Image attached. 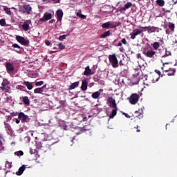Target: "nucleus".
I'll list each match as a JSON object with an SVG mask.
<instances>
[{"mask_svg": "<svg viewBox=\"0 0 177 177\" xmlns=\"http://www.w3.org/2000/svg\"><path fill=\"white\" fill-rule=\"evenodd\" d=\"M45 44L47 45V46H49L50 45V41H49V40H46Z\"/></svg>", "mask_w": 177, "mask_h": 177, "instance_id": "603ef678", "label": "nucleus"}, {"mask_svg": "<svg viewBox=\"0 0 177 177\" xmlns=\"http://www.w3.org/2000/svg\"><path fill=\"white\" fill-rule=\"evenodd\" d=\"M22 28L24 29V31H28L30 28V25L25 23L22 25Z\"/></svg>", "mask_w": 177, "mask_h": 177, "instance_id": "e433bc0d", "label": "nucleus"}, {"mask_svg": "<svg viewBox=\"0 0 177 177\" xmlns=\"http://www.w3.org/2000/svg\"><path fill=\"white\" fill-rule=\"evenodd\" d=\"M67 38V35H63L59 36V41H63L64 39H66Z\"/></svg>", "mask_w": 177, "mask_h": 177, "instance_id": "a18cd8bd", "label": "nucleus"}, {"mask_svg": "<svg viewBox=\"0 0 177 177\" xmlns=\"http://www.w3.org/2000/svg\"><path fill=\"white\" fill-rule=\"evenodd\" d=\"M24 84L26 86V88L29 90L31 91L34 86H32V83L30 82H24Z\"/></svg>", "mask_w": 177, "mask_h": 177, "instance_id": "b1692460", "label": "nucleus"}, {"mask_svg": "<svg viewBox=\"0 0 177 177\" xmlns=\"http://www.w3.org/2000/svg\"><path fill=\"white\" fill-rule=\"evenodd\" d=\"M107 102L111 104V107H112V109H117V104L115 103V100H114L113 97H109L107 99Z\"/></svg>", "mask_w": 177, "mask_h": 177, "instance_id": "f8f14e48", "label": "nucleus"}, {"mask_svg": "<svg viewBox=\"0 0 177 177\" xmlns=\"http://www.w3.org/2000/svg\"><path fill=\"white\" fill-rule=\"evenodd\" d=\"M15 52H17V53H20V52H21V49L17 48V50H15Z\"/></svg>", "mask_w": 177, "mask_h": 177, "instance_id": "bf43d9fd", "label": "nucleus"}, {"mask_svg": "<svg viewBox=\"0 0 177 177\" xmlns=\"http://www.w3.org/2000/svg\"><path fill=\"white\" fill-rule=\"evenodd\" d=\"M48 0H42V2H46Z\"/></svg>", "mask_w": 177, "mask_h": 177, "instance_id": "774afa93", "label": "nucleus"}, {"mask_svg": "<svg viewBox=\"0 0 177 177\" xmlns=\"http://www.w3.org/2000/svg\"><path fill=\"white\" fill-rule=\"evenodd\" d=\"M12 48H17V49H21V47H20V46H19V44H12Z\"/></svg>", "mask_w": 177, "mask_h": 177, "instance_id": "09e8293b", "label": "nucleus"}, {"mask_svg": "<svg viewBox=\"0 0 177 177\" xmlns=\"http://www.w3.org/2000/svg\"><path fill=\"white\" fill-rule=\"evenodd\" d=\"M152 47L153 48V49L155 50H157V49H158V48H160V43L155 41L151 44Z\"/></svg>", "mask_w": 177, "mask_h": 177, "instance_id": "7c9ffc66", "label": "nucleus"}, {"mask_svg": "<svg viewBox=\"0 0 177 177\" xmlns=\"http://www.w3.org/2000/svg\"><path fill=\"white\" fill-rule=\"evenodd\" d=\"M74 138L71 140V142H74Z\"/></svg>", "mask_w": 177, "mask_h": 177, "instance_id": "69168bd1", "label": "nucleus"}, {"mask_svg": "<svg viewBox=\"0 0 177 177\" xmlns=\"http://www.w3.org/2000/svg\"><path fill=\"white\" fill-rule=\"evenodd\" d=\"M41 85H44V81L37 82L35 83V86H41Z\"/></svg>", "mask_w": 177, "mask_h": 177, "instance_id": "de8ad7c7", "label": "nucleus"}, {"mask_svg": "<svg viewBox=\"0 0 177 177\" xmlns=\"http://www.w3.org/2000/svg\"><path fill=\"white\" fill-rule=\"evenodd\" d=\"M111 32L110 30L106 31L100 35V38H107V37H110Z\"/></svg>", "mask_w": 177, "mask_h": 177, "instance_id": "393cba45", "label": "nucleus"}, {"mask_svg": "<svg viewBox=\"0 0 177 177\" xmlns=\"http://www.w3.org/2000/svg\"><path fill=\"white\" fill-rule=\"evenodd\" d=\"M80 85V82H75L73 83L70 86H69V91H73V89H75V88H78Z\"/></svg>", "mask_w": 177, "mask_h": 177, "instance_id": "6ab92c4d", "label": "nucleus"}, {"mask_svg": "<svg viewBox=\"0 0 177 177\" xmlns=\"http://www.w3.org/2000/svg\"><path fill=\"white\" fill-rule=\"evenodd\" d=\"M155 73H156V74H158V75H161V72L159 70H155Z\"/></svg>", "mask_w": 177, "mask_h": 177, "instance_id": "6e6d98bb", "label": "nucleus"}, {"mask_svg": "<svg viewBox=\"0 0 177 177\" xmlns=\"http://www.w3.org/2000/svg\"><path fill=\"white\" fill-rule=\"evenodd\" d=\"M100 92H103V89H100Z\"/></svg>", "mask_w": 177, "mask_h": 177, "instance_id": "338daca9", "label": "nucleus"}, {"mask_svg": "<svg viewBox=\"0 0 177 177\" xmlns=\"http://www.w3.org/2000/svg\"><path fill=\"white\" fill-rule=\"evenodd\" d=\"M45 89H46V84L41 88H35L34 90V93H42V92H45Z\"/></svg>", "mask_w": 177, "mask_h": 177, "instance_id": "4468645a", "label": "nucleus"}, {"mask_svg": "<svg viewBox=\"0 0 177 177\" xmlns=\"http://www.w3.org/2000/svg\"><path fill=\"white\" fill-rule=\"evenodd\" d=\"M171 55L172 53H171V51H168L166 49L165 55L162 56V59H165V57H168V56H171Z\"/></svg>", "mask_w": 177, "mask_h": 177, "instance_id": "473e14b6", "label": "nucleus"}, {"mask_svg": "<svg viewBox=\"0 0 177 177\" xmlns=\"http://www.w3.org/2000/svg\"><path fill=\"white\" fill-rule=\"evenodd\" d=\"M35 149H30V154H35Z\"/></svg>", "mask_w": 177, "mask_h": 177, "instance_id": "5fc2aeb1", "label": "nucleus"}, {"mask_svg": "<svg viewBox=\"0 0 177 177\" xmlns=\"http://www.w3.org/2000/svg\"><path fill=\"white\" fill-rule=\"evenodd\" d=\"M16 39L17 42H19V44L24 45V46H28L30 45V40L26 39V38L21 36H16Z\"/></svg>", "mask_w": 177, "mask_h": 177, "instance_id": "39448f33", "label": "nucleus"}, {"mask_svg": "<svg viewBox=\"0 0 177 177\" xmlns=\"http://www.w3.org/2000/svg\"><path fill=\"white\" fill-rule=\"evenodd\" d=\"M122 115H124L127 118H131V116L129 115H128V113H123Z\"/></svg>", "mask_w": 177, "mask_h": 177, "instance_id": "3c124183", "label": "nucleus"}, {"mask_svg": "<svg viewBox=\"0 0 177 177\" xmlns=\"http://www.w3.org/2000/svg\"><path fill=\"white\" fill-rule=\"evenodd\" d=\"M114 109L112 110L111 113L109 115V118H114L115 115H117V108H113Z\"/></svg>", "mask_w": 177, "mask_h": 177, "instance_id": "cd10ccee", "label": "nucleus"}, {"mask_svg": "<svg viewBox=\"0 0 177 177\" xmlns=\"http://www.w3.org/2000/svg\"><path fill=\"white\" fill-rule=\"evenodd\" d=\"M91 97L93 99H99L100 97V92L96 91L92 93Z\"/></svg>", "mask_w": 177, "mask_h": 177, "instance_id": "a878e982", "label": "nucleus"}, {"mask_svg": "<svg viewBox=\"0 0 177 177\" xmlns=\"http://www.w3.org/2000/svg\"><path fill=\"white\" fill-rule=\"evenodd\" d=\"M19 10L22 13H26L27 15H31V12L32 11V7L30 6V4H24L21 7L19 8Z\"/></svg>", "mask_w": 177, "mask_h": 177, "instance_id": "f03ea898", "label": "nucleus"}, {"mask_svg": "<svg viewBox=\"0 0 177 177\" xmlns=\"http://www.w3.org/2000/svg\"><path fill=\"white\" fill-rule=\"evenodd\" d=\"M3 142H5V139H3V136H2V134H0V147H2V146H3Z\"/></svg>", "mask_w": 177, "mask_h": 177, "instance_id": "4c0bfd02", "label": "nucleus"}, {"mask_svg": "<svg viewBox=\"0 0 177 177\" xmlns=\"http://www.w3.org/2000/svg\"><path fill=\"white\" fill-rule=\"evenodd\" d=\"M18 118H19V120H21L23 122H27L28 120H30L28 115L24 114V113L23 112L19 113Z\"/></svg>", "mask_w": 177, "mask_h": 177, "instance_id": "9d476101", "label": "nucleus"}, {"mask_svg": "<svg viewBox=\"0 0 177 177\" xmlns=\"http://www.w3.org/2000/svg\"><path fill=\"white\" fill-rule=\"evenodd\" d=\"M102 27L103 28H106V30H109V28H111V21H108L102 24Z\"/></svg>", "mask_w": 177, "mask_h": 177, "instance_id": "4be33fe9", "label": "nucleus"}, {"mask_svg": "<svg viewBox=\"0 0 177 177\" xmlns=\"http://www.w3.org/2000/svg\"><path fill=\"white\" fill-rule=\"evenodd\" d=\"M140 57H142V56L140 55V53L137 54V58L140 59Z\"/></svg>", "mask_w": 177, "mask_h": 177, "instance_id": "052dcab7", "label": "nucleus"}, {"mask_svg": "<svg viewBox=\"0 0 177 177\" xmlns=\"http://www.w3.org/2000/svg\"><path fill=\"white\" fill-rule=\"evenodd\" d=\"M4 125H5V128L6 129V131H8L9 132H12V126H10V124L5 122Z\"/></svg>", "mask_w": 177, "mask_h": 177, "instance_id": "c85d7f7f", "label": "nucleus"}, {"mask_svg": "<svg viewBox=\"0 0 177 177\" xmlns=\"http://www.w3.org/2000/svg\"><path fill=\"white\" fill-rule=\"evenodd\" d=\"M55 21H56V20H55V19H51V20L49 21V23H50V24H53V23H55Z\"/></svg>", "mask_w": 177, "mask_h": 177, "instance_id": "4d7b16f0", "label": "nucleus"}, {"mask_svg": "<svg viewBox=\"0 0 177 177\" xmlns=\"http://www.w3.org/2000/svg\"><path fill=\"white\" fill-rule=\"evenodd\" d=\"M168 27L170 31L166 30V34H167V35H169V34H174V32H175V24L169 22Z\"/></svg>", "mask_w": 177, "mask_h": 177, "instance_id": "6e6552de", "label": "nucleus"}, {"mask_svg": "<svg viewBox=\"0 0 177 177\" xmlns=\"http://www.w3.org/2000/svg\"><path fill=\"white\" fill-rule=\"evenodd\" d=\"M9 85H10V82L6 79H4L0 88L1 91H3L4 92H9V89H10V86H9Z\"/></svg>", "mask_w": 177, "mask_h": 177, "instance_id": "20e7f679", "label": "nucleus"}, {"mask_svg": "<svg viewBox=\"0 0 177 177\" xmlns=\"http://www.w3.org/2000/svg\"><path fill=\"white\" fill-rule=\"evenodd\" d=\"M3 10H4V12H6V13L7 15H9V16H10V15H12V11H10V9H9L8 8L5 7Z\"/></svg>", "mask_w": 177, "mask_h": 177, "instance_id": "58836bf2", "label": "nucleus"}, {"mask_svg": "<svg viewBox=\"0 0 177 177\" xmlns=\"http://www.w3.org/2000/svg\"><path fill=\"white\" fill-rule=\"evenodd\" d=\"M136 132H140V130L137 129Z\"/></svg>", "mask_w": 177, "mask_h": 177, "instance_id": "0e129e2a", "label": "nucleus"}, {"mask_svg": "<svg viewBox=\"0 0 177 177\" xmlns=\"http://www.w3.org/2000/svg\"><path fill=\"white\" fill-rule=\"evenodd\" d=\"M55 3H60V0H52Z\"/></svg>", "mask_w": 177, "mask_h": 177, "instance_id": "13d9d810", "label": "nucleus"}, {"mask_svg": "<svg viewBox=\"0 0 177 177\" xmlns=\"http://www.w3.org/2000/svg\"><path fill=\"white\" fill-rule=\"evenodd\" d=\"M122 44H124V45H127V39H122L116 45V46H122Z\"/></svg>", "mask_w": 177, "mask_h": 177, "instance_id": "72a5a7b5", "label": "nucleus"}, {"mask_svg": "<svg viewBox=\"0 0 177 177\" xmlns=\"http://www.w3.org/2000/svg\"><path fill=\"white\" fill-rule=\"evenodd\" d=\"M142 113H143V111H142L141 109H139L138 111H136L134 112V114H135L136 117H137V118L140 119L143 117Z\"/></svg>", "mask_w": 177, "mask_h": 177, "instance_id": "a211bd4d", "label": "nucleus"}, {"mask_svg": "<svg viewBox=\"0 0 177 177\" xmlns=\"http://www.w3.org/2000/svg\"><path fill=\"white\" fill-rule=\"evenodd\" d=\"M67 103V101L66 100H60L59 101V104L61 107H66V104Z\"/></svg>", "mask_w": 177, "mask_h": 177, "instance_id": "79ce46f5", "label": "nucleus"}, {"mask_svg": "<svg viewBox=\"0 0 177 177\" xmlns=\"http://www.w3.org/2000/svg\"><path fill=\"white\" fill-rule=\"evenodd\" d=\"M145 31H147L148 34H151L152 32H156L158 28L155 26H145L142 28Z\"/></svg>", "mask_w": 177, "mask_h": 177, "instance_id": "423d86ee", "label": "nucleus"}, {"mask_svg": "<svg viewBox=\"0 0 177 177\" xmlns=\"http://www.w3.org/2000/svg\"><path fill=\"white\" fill-rule=\"evenodd\" d=\"M57 46H58V49H59V50H63V49H66V46H64L63 43H59L58 44H57Z\"/></svg>", "mask_w": 177, "mask_h": 177, "instance_id": "c9c22d12", "label": "nucleus"}, {"mask_svg": "<svg viewBox=\"0 0 177 177\" xmlns=\"http://www.w3.org/2000/svg\"><path fill=\"white\" fill-rule=\"evenodd\" d=\"M81 89L83 91V92H85L86 89H88V80L86 79H84L82 82V86H81Z\"/></svg>", "mask_w": 177, "mask_h": 177, "instance_id": "ddd939ff", "label": "nucleus"}, {"mask_svg": "<svg viewBox=\"0 0 177 177\" xmlns=\"http://www.w3.org/2000/svg\"><path fill=\"white\" fill-rule=\"evenodd\" d=\"M131 35L132 39H133V32L131 33Z\"/></svg>", "mask_w": 177, "mask_h": 177, "instance_id": "e2e57ef3", "label": "nucleus"}, {"mask_svg": "<svg viewBox=\"0 0 177 177\" xmlns=\"http://www.w3.org/2000/svg\"><path fill=\"white\" fill-rule=\"evenodd\" d=\"M131 6H132V3L127 2V4H125L124 7H122L120 9V12H125V10H127V9H129V8H131Z\"/></svg>", "mask_w": 177, "mask_h": 177, "instance_id": "dca6fc26", "label": "nucleus"}, {"mask_svg": "<svg viewBox=\"0 0 177 177\" xmlns=\"http://www.w3.org/2000/svg\"><path fill=\"white\" fill-rule=\"evenodd\" d=\"M140 73H142V71L140 68L134 69L133 85H138L139 84V81H140Z\"/></svg>", "mask_w": 177, "mask_h": 177, "instance_id": "7ed1b4c3", "label": "nucleus"}, {"mask_svg": "<svg viewBox=\"0 0 177 177\" xmlns=\"http://www.w3.org/2000/svg\"><path fill=\"white\" fill-rule=\"evenodd\" d=\"M12 121H14V122H16V124H20V120L17 118H14Z\"/></svg>", "mask_w": 177, "mask_h": 177, "instance_id": "8fccbe9b", "label": "nucleus"}, {"mask_svg": "<svg viewBox=\"0 0 177 177\" xmlns=\"http://www.w3.org/2000/svg\"><path fill=\"white\" fill-rule=\"evenodd\" d=\"M165 64H169V63H168V62H165V63L163 62L162 63V70L167 73V72L169 71V68H165Z\"/></svg>", "mask_w": 177, "mask_h": 177, "instance_id": "f704fd0d", "label": "nucleus"}, {"mask_svg": "<svg viewBox=\"0 0 177 177\" xmlns=\"http://www.w3.org/2000/svg\"><path fill=\"white\" fill-rule=\"evenodd\" d=\"M56 13L58 21H62V19H63V10L61 9L57 10Z\"/></svg>", "mask_w": 177, "mask_h": 177, "instance_id": "2eb2a0df", "label": "nucleus"}, {"mask_svg": "<svg viewBox=\"0 0 177 177\" xmlns=\"http://www.w3.org/2000/svg\"><path fill=\"white\" fill-rule=\"evenodd\" d=\"M6 68L8 74H10V73H13V71H15V66H13V64L10 62L6 63Z\"/></svg>", "mask_w": 177, "mask_h": 177, "instance_id": "0eeeda50", "label": "nucleus"}, {"mask_svg": "<svg viewBox=\"0 0 177 177\" xmlns=\"http://www.w3.org/2000/svg\"><path fill=\"white\" fill-rule=\"evenodd\" d=\"M156 3L158 6H164L165 5V1L164 0H156Z\"/></svg>", "mask_w": 177, "mask_h": 177, "instance_id": "2f4dec72", "label": "nucleus"}, {"mask_svg": "<svg viewBox=\"0 0 177 177\" xmlns=\"http://www.w3.org/2000/svg\"><path fill=\"white\" fill-rule=\"evenodd\" d=\"M81 131L82 132H86V131H88V129H86L85 127H84L81 129Z\"/></svg>", "mask_w": 177, "mask_h": 177, "instance_id": "864d4df0", "label": "nucleus"}, {"mask_svg": "<svg viewBox=\"0 0 177 177\" xmlns=\"http://www.w3.org/2000/svg\"><path fill=\"white\" fill-rule=\"evenodd\" d=\"M140 95L137 93H133V104H136L139 101Z\"/></svg>", "mask_w": 177, "mask_h": 177, "instance_id": "bb28decb", "label": "nucleus"}, {"mask_svg": "<svg viewBox=\"0 0 177 177\" xmlns=\"http://www.w3.org/2000/svg\"><path fill=\"white\" fill-rule=\"evenodd\" d=\"M24 155V152H23V151H18L15 152V156H17L18 157Z\"/></svg>", "mask_w": 177, "mask_h": 177, "instance_id": "ea45409f", "label": "nucleus"}, {"mask_svg": "<svg viewBox=\"0 0 177 177\" xmlns=\"http://www.w3.org/2000/svg\"><path fill=\"white\" fill-rule=\"evenodd\" d=\"M22 102H24V104H25L26 106H30V99H28V97H23Z\"/></svg>", "mask_w": 177, "mask_h": 177, "instance_id": "412c9836", "label": "nucleus"}, {"mask_svg": "<svg viewBox=\"0 0 177 177\" xmlns=\"http://www.w3.org/2000/svg\"><path fill=\"white\" fill-rule=\"evenodd\" d=\"M175 73H176V71L175 69H171L170 72L167 73V75H169V77H171V75H175Z\"/></svg>", "mask_w": 177, "mask_h": 177, "instance_id": "a19ab883", "label": "nucleus"}, {"mask_svg": "<svg viewBox=\"0 0 177 177\" xmlns=\"http://www.w3.org/2000/svg\"><path fill=\"white\" fill-rule=\"evenodd\" d=\"M121 23L120 22H111V28H115L116 27H118V26H120Z\"/></svg>", "mask_w": 177, "mask_h": 177, "instance_id": "c756f323", "label": "nucleus"}, {"mask_svg": "<svg viewBox=\"0 0 177 177\" xmlns=\"http://www.w3.org/2000/svg\"><path fill=\"white\" fill-rule=\"evenodd\" d=\"M142 32H143V28H142V29H135L133 30V38L135 39L136 35H140Z\"/></svg>", "mask_w": 177, "mask_h": 177, "instance_id": "aec40b11", "label": "nucleus"}, {"mask_svg": "<svg viewBox=\"0 0 177 177\" xmlns=\"http://www.w3.org/2000/svg\"><path fill=\"white\" fill-rule=\"evenodd\" d=\"M6 24V21L4 19H1L0 20V26H1V27H5Z\"/></svg>", "mask_w": 177, "mask_h": 177, "instance_id": "c03bdc74", "label": "nucleus"}, {"mask_svg": "<svg viewBox=\"0 0 177 177\" xmlns=\"http://www.w3.org/2000/svg\"><path fill=\"white\" fill-rule=\"evenodd\" d=\"M109 60L112 65V67L117 68L118 67V59H117V56L115 54L110 55L109 57Z\"/></svg>", "mask_w": 177, "mask_h": 177, "instance_id": "f257e3e1", "label": "nucleus"}, {"mask_svg": "<svg viewBox=\"0 0 177 177\" xmlns=\"http://www.w3.org/2000/svg\"><path fill=\"white\" fill-rule=\"evenodd\" d=\"M50 19H52V14L46 12L44 15V17L39 19V23H41V22L43 23V21H48V20H50Z\"/></svg>", "mask_w": 177, "mask_h": 177, "instance_id": "1a4fd4ad", "label": "nucleus"}, {"mask_svg": "<svg viewBox=\"0 0 177 177\" xmlns=\"http://www.w3.org/2000/svg\"><path fill=\"white\" fill-rule=\"evenodd\" d=\"M129 102L131 104H133V94H131L130 97L129 98Z\"/></svg>", "mask_w": 177, "mask_h": 177, "instance_id": "49530a36", "label": "nucleus"}, {"mask_svg": "<svg viewBox=\"0 0 177 177\" xmlns=\"http://www.w3.org/2000/svg\"><path fill=\"white\" fill-rule=\"evenodd\" d=\"M39 149H41L42 147V143L39 142Z\"/></svg>", "mask_w": 177, "mask_h": 177, "instance_id": "680f3d73", "label": "nucleus"}, {"mask_svg": "<svg viewBox=\"0 0 177 177\" xmlns=\"http://www.w3.org/2000/svg\"><path fill=\"white\" fill-rule=\"evenodd\" d=\"M142 53H143V55H145V56H146L147 57H150V58H151V57H154V55H156V51H154V50H150L146 51V50H144L142 51Z\"/></svg>", "mask_w": 177, "mask_h": 177, "instance_id": "9b49d317", "label": "nucleus"}, {"mask_svg": "<svg viewBox=\"0 0 177 177\" xmlns=\"http://www.w3.org/2000/svg\"><path fill=\"white\" fill-rule=\"evenodd\" d=\"M92 74V70H91V68L89 66H86L85 68V71L84 72V75H91Z\"/></svg>", "mask_w": 177, "mask_h": 177, "instance_id": "5701e85b", "label": "nucleus"}, {"mask_svg": "<svg viewBox=\"0 0 177 177\" xmlns=\"http://www.w3.org/2000/svg\"><path fill=\"white\" fill-rule=\"evenodd\" d=\"M26 165H23L18 170V171H17L16 175H17L18 176H20V175H23V173L24 172V171L26 170Z\"/></svg>", "mask_w": 177, "mask_h": 177, "instance_id": "f3484780", "label": "nucleus"}, {"mask_svg": "<svg viewBox=\"0 0 177 177\" xmlns=\"http://www.w3.org/2000/svg\"><path fill=\"white\" fill-rule=\"evenodd\" d=\"M76 15L77 17H80V19H86V16L82 15L81 12H77Z\"/></svg>", "mask_w": 177, "mask_h": 177, "instance_id": "37998d69", "label": "nucleus"}]
</instances>
